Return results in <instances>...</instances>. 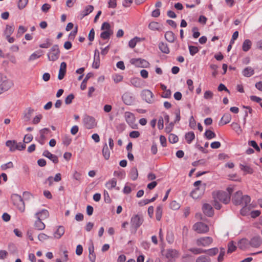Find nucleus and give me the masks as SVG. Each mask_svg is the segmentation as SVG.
I'll return each instance as SVG.
<instances>
[{
    "instance_id": "obj_1",
    "label": "nucleus",
    "mask_w": 262,
    "mask_h": 262,
    "mask_svg": "<svg viewBox=\"0 0 262 262\" xmlns=\"http://www.w3.org/2000/svg\"><path fill=\"white\" fill-rule=\"evenodd\" d=\"M250 201V197L248 195H243L241 191H237L233 195L232 199V201L235 205L242 206H247Z\"/></svg>"
},
{
    "instance_id": "obj_2",
    "label": "nucleus",
    "mask_w": 262,
    "mask_h": 262,
    "mask_svg": "<svg viewBox=\"0 0 262 262\" xmlns=\"http://www.w3.org/2000/svg\"><path fill=\"white\" fill-rule=\"evenodd\" d=\"M143 222L144 218L142 215L136 214L133 215L130 219L131 232L135 233Z\"/></svg>"
},
{
    "instance_id": "obj_3",
    "label": "nucleus",
    "mask_w": 262,
    "mask_h": 262,
    "mask_svg": "<svg viewBox=\"0 0 262 262\" xmlns=\"http://www.w3.org/2000/svg\"><path fill=\"white\" fill-rule=\"evenodd\" d=\"M213 199H216L227 204L230 201V196L227 192L224 191H214L212 193Z\"/></svg>"
},
{
    "instance_id": "obj_4",
    "label": "nucleus",
    "mask_w": 262,
    "mask_h": 262,
    "mask_svg": "<svg viewBox=\"0 0 262 262\" xmlns=\"http://www.w3.org/2000/svg\"><path fill=\"white\" fill-rule=\"evenodd\" d=\"M13 204L21 212H24L25 205L21 196L17 194H13L11 197Z\"/></svg>"
},
{
    "instance_id": "obj_5",
    "label": "nucleus",
    "mask_w": 262,
    "mask_h": 262,
    "mask_svg": "<svg viewBox=\"0 0 262 262\" xmlns=\"http://www.w3.org/2000/svg\"><path fill=\"white\" fill-rule=\"evenodd\" d=\"M60 56V50L58 45H54L50 49L47 54L48 58L50 61H55L57 60Z\"/></svg>"
},
{
    "instance_id": "obj_6",
    "label": "nucleus",
    "mask_w": 262,
    "mask_h": 262,
    "mask_svg": "<svg viewBox=\"0 0 262 262\" xmlns=\"http://www.w3.org/2000/svg\"><path fill=\"white\" fill-rule=\"evenodd\" d=\"M83 123L86 128L90 129L97 126L95 118L90 116H86L83 118Z\"/></svg>"
},
{
    "instance_id": "obj_7",
    "label": "nucleus",
    "mask_w": 262,
    "mask_h": 262,
    "mask_svg": "<svg viewBox=\"0 0 262 262\" xmlns=\"http://www.w3.org/2000/svg\"><path fill=\"white\" fill-rule=\"evenodd\" d=\"M193 229L198 233H205L209 231V227L202 222L196 223L193 225Z\"/></svg>"
},
{
    "instance_id": "obj_8",
    "label": "nucleus",
    "mask_w": 262,
    "mask_h": 262,
    "mask_svg": "<svg viewBox=\"0 0 262 262\" xmlns=\"http://www.w3.org/2000/svg\"><path fill=\"white\" fill-rule=\"evenodd\" d=\"M130 62L131 64L140 68H147L149 65L148 62L142 58H132L130 59Z\"/></svg>"
},
{
    "instance_id": "obj_9",
    "label": "nucleus",
    "mask_w": 262,
    "mask_h": 262,
    "mask_svg": "<svg viewBox=\"0 0 262 262\" xmlns=\"http://www.w3.org/2000/svg\"><path fill=\"white\" fill-rule=\"evenodd\" d=\"M141 97L146 102L152 103L154 102V94L149 90H144L141 92Z\"/></svg>"
},
{
    "instance_id": "obj_10",
    "label": "nucleus",
    "mask_w": 262,
    "mask_h": 262,
    "mask_svg": "<svg viewBox=\"0 0 262 262\" xmlns=\"http://www.w3.org/2000/svg\"><path fill=\"white\" fill-rule=\"evenodd\" d=\"M212 242L213 239L212 237L206 236L197 239L196 241V244L199 246H202L205 247L210 245Z\"/></svg>"
},
{
    "instance_id": "obj_11",
    "label": "nucleus",
    "mask_w": 262,
    "mask_h": 262,
    "mask_svg": "<svg viewBox=\"0 0 262 262\" xmlns=\"http://www.w3.org/2000/svg\"><path fill=\"white\" fill-rule=\"evenodd\" d=\"M250 246L253 248H258L262 244V238L260 236H255L249 241Z\"/></svg>"
},
{
    "instance_id": "obj_12",
    "label": "nucleus",
    "mask_w": 262,
    "mask_h": 262,
    "mask_svg": "<svg viewBox=\"0 0 262 262\" xmlns=\"http://www.w3.org/2000/svg\"><path fill=\"white\" fill-rule=\"evenodd\" d=\"M202 210L204 213L209 217H211L214 214L213 208L211 205L209 204H204L203 206Z\"/></svg>"
},
{
    "instance_id": "obj_13",
    "label": "nucleus",
    "mask_w": 262,
    "mask_h": 262,
    "mask_svg": "<svg viewBox=\"0 0 262 262\" xmlns=\"http://www.w3.org/2000/svg\"><path fill=\"white\" fill-rule=\"evenodd\" d=\"M42 156L50 159L54 164L58 163V158L57 156L51 154L49 150H45L42 154Z\"/></svg>"
},
{
    "instance_id": "obj_14",
    "label": "nucleus",
    "mask_w": 262,
    "mask_h": 262,
    "mask_svg": "<svg viewBox=\"0 0 262 262\" xmlns=\"http://www.w3.org/2000/svg\"><path fill=\"white\" fill-rule=\"evenodd\" d=\"M123 102L126 105H131L133 103L134 99L129 93H125L122 96Z\"/></svg>"
},
{
    "instance_id": "obj_15",
    "label": "nucleus",
    "mask_w": 262,
    "mask_h": 262,
    "mask_svg": "<svg viewBox=\"0 0 262 262\" xmlns=\"http://www.w3.org/2000/svg\"><path fill=\"white\" fill-rule=\"evenodd\" d=\"M50 132V129L48 128H44L39 130L40 137L38 140V142L41 145L44 144L45 140H46L45 134H48Z\"/></svg>"
},
{
    "instance_id": "obj_16",
    "label": "nucleus",
    "mask_w": 262,
    "mask_h": 262,
    "mask_svg": "<svg viewBox=\"0 0 262 262\" xmlns=\"http://www.w3.org/2000/svg\"><path fill=\"white\" fill-rule=\"evenodd\" d=\"M67 64L65 62H62L60 64V69L58 75V79L62 80L66 73Z\"/></svg>"
},
{
    "instance_id": "obj_17",
    "label": "nucleus",
    "mask_w": 262,
    "mask_h": 262,
    "mask_svg": "<svg viewBox=\"0 0 262 262\" xmlns=\"http://www.w3.org/2000/svg\"><path fill=\"white\" fill-rule=\"evenodd\" d=\"M165 256L168 259L176 258L179 256V252L175 249H169L167 250Z\"/></svg>"
},
{
    "instance_id": "obj_18",
    "label": "nucleus",
    "mask_w": 262,
    "mask_h": 262,
    "mask_svg": "<svg viewBox=\"0 0 262 262\" xmlns=\"http://www.w3.org/2000/svg\"><path fill=\"white\" fill-rule=\"evenodd\" d=\"M249 246V241L246 238H242L238 243V247L241 250H245L248 249Z\"/></svg>"
},
{
    "instance_id": "obj_19",
    "label": "nucleus",
    "mask_w": 262,
    "mask_h": 262,
    "mask_svg": "<svg viewBox=\"0 0 262 262\" xmlns=\"http://www.w3.org/2000/svg\"><path fill=\"white\" fill-rule=\"evenodd\" d=\"M12 85V81L8 79H4L0 84V86L4 92L8 91Z\"/></svg>"
},
{
    "instance_id": "obj_20",
    "label": "nucleus",
    "mask_w": 262,
    "mask_h": 262,
    "mask_svg": "<svg viewBox=\"0 0 262 262\" xmlns=\"http://www.w3.org/2000/svg\"><path fill=\"white\" fill-rule=\"evenodd\" d=\"M124 117L126 121L129 124L132 125L135 121V116L134 115L129 112H126L124 113Z\"/></svg>"
},
{
    "instance_id": "obj_21",
    "label": "nucleus",
    "mask_w": 262,
    "mask_h": 262,
    "mask_svg": "<svg viewBox=\"0 0 262 262\" xmlns=\"http://www.w3.org/2000/svg\"><path fill=\"white\" fill-rule=\"evenodd\" d=\"M36 218L37 217H40V220H45L48 218L49 216V213L48 211L46 209H42L41 211L36 212L35 214Z\"/></svg>"
},
{
    "instance_id": "obj_22",
    "label": "nucleus",
    "mask_w": 262,
    "mask_h": 262,
    "mask_svg": "<svg viewBox=\"0 0 262 262\" xmlns=\"http://www.w3.org/2000/svg\"><path fill=\"white\" fill-rule=\"evenodd\" d=\"M34 111V110L31 107H29L25 111L23 118L26 121H28L30 120Z\"/></svg>"
},
{
    "instance_id": "obj_23",
    "label": "nucleus",
    "mask_w": 262,
    "mask_h": 262,
    "mask_svg": "<svg viewBox=\"0 0 262 262\" xmlns=\"http://www.w3.org/2000/svg\"><path fill=\"white\" fill-rule=\"evenodd\" d=\"M254 73V69L251 67H248L245 68L243 71V75L246 77H249L252 76Z\"/></svg>"
},
{
    "instance_id": "obj_24",
    "label": "nucleus",
    "mask_w": 262,
    "mask_h": 262,
    "mask_svg": "<svg viewBox=\"0 0 262 262\" xmlns=\"http://www.w3.org/2000/svg\"><path fill=\"white\" fill-rule=\"evenodd\" d=\"M94 10V7L92 5L87 6L80 13L81 18H83L85 16L91 13Z\"/></svg>"
},
{
    "instance_id": "obj_25",
    "label": "nucleus",
    "mask_w": 262,
    "mask_h": 262,
    "mask_svg": "<svg viewBox=\"0 0 262 262\" xmlns=\"http://www.w3.org/2000/svg\"><path fill=\"white\" fill-rule=\"evenodd\" d=\"M34 226L38 230H42L45 228V225L40 220V217H37V220L35 222Z\"/></svg>"
},
{
    "instance_id": "obj_26",
    "label": "nucleus",
    "mask_w": 262,
    "mask_h": 262,
    "mask_svg": "<svg viewBox=\"0 0 262 262\" xmlns=\"http://www.w3.org/2000/svg\"><path fill=\"white\" fill-rule=\"evenodd\" d=\"M64 228L62 226H59L57 230L54 232V236L57 238H60L64 233Z\"/></svg>"
},
{
    "instance_id": "obj_27",
    "label": "nucleus",
    "mask_w": 262,
    "mask_h": 262,
    "mask_svg": "<svg viewBox=\"0 0 262 262\" xmlns=\"http://www.w3.org/2000/svg\"><path fill=\"white\" fill-rule=\"evenodd\" d=\"M17 142L15 140H8L6 142V145L9 148L10 151H14L16 150Z\"/></svg>"
},
{
    "instance_id": "obj_28",
    "label": "nucleus",
    "mask_w": 262,
    "mask_h": 262,
    "mask_svg": "<svg viewBox=\"0 0 262 262\" xmlns=\"http://www.w3.org/2000/svg\"><path fill=\"white\" fill-rule=\"evenodd\" d=\"M89 258L91 262H95L96 255L94 252V247L92 244L91 246L89 248Z\"/></svg>"
},
{
    "instance_id": "obj_29",
    "label": "nucleus",
    "mask_w": 262,
    "mask_h": 262,
    "mask_svg": "<svg viewBox=\"0 0 262 262\" xmlns=\"http://www.w3.org/2000/svg\"><path fill=\"white\" fill-rule=\"evenodd\" d=\"M165 38L169 42H173L175 39V35L172 31H167L165 34Z\"/></svg>"
},
{
    "instance_id": "obj_30",
    "label": "nucleus",
    "mask_w": 262,
    "mask_h": 262,
    "mask_svg": "<svg viewBox=\"0 0 262 262\" xmlns=\"http://www.w3.org/2000/svg\"><path fill=\"white\" fill-rule=\"evenodd\" d=\"M132 84L136 88H141L142 86V81L139 78H133L130 79Z\"/></svg>"
},
{
    "instance_id": "obj_31",
    "label": "nucleus",
    "mask_w": 262,
    "mask_h": 262,
    "mask_svg": "<svg viewBox=\"0 0 262 262\" xmlns=\"http://www.w3.org/2000/svg\"><path fill=\"white\" fill-rule=\"evenodd\" d=\"M129 175L133 181L136 180L138 177V172L137 168L133 167L130 170Z\"/></svg>"
},
{
    "instance_id": "obj_32",
    "label": "nucleus",
    "mask_w": 262,
    "mask_h": 262,
    "mask_svg": "<svg viewBox=\"0 0 262 262\" xmlns=\"http://www.w3.org/2000/svg\"><path fill=\"white\" fill-rule=\"evenodd\" d=\"M159 48L160 51L165 54H168L169 53V49L168 45L163 42H161L159 44Z\"/></svg>"
},
{
    "instance_id": "obj_33",
    "label": "nucleus",
    "mask_w": 262,
    "mask_h": 262,
    "mask_svg": "<svg viewBox=\"0 0 262 262\" xmlns=\"http://www.w3.org/2000/svg\"><path fill=\"white\" fill-rule=\"evenodd\" d=\"M102 155L105 160H108L110 158V152L106 143L104 144L102 149Z\"/></svg>"
},
{
    "instance_id": "obj_34",
    "label": "nucleus",
    "mask_w": 262,
    "mask_h": 262,
    "mask_svg": "<svg viewBox=\"0 0 262 262\" xmlns=\"http://www.w3.org/2000/svg\"><path fill=\"white\" fill-rule=\"evenodd\" d=\"M185 139L188 144H190L195 138V135L193 132H189L185 134Z\"/></svg>"
},
{
    "instance_id": "obj_35",
    "label": "nucleus",
    "mask_w": 262,
    "mask_h": 262,
    "mask_svg": "<svg viewBox=\"0 0 262 262\" xmlns=\"http://www.w3.org/2000/svg\"><path fill=\"white\" fill-rule=\"evenodd\" d=\"M252 45V42L249 39H246L244 41L242 46V49L245 52H247L250 50Z\"/></svg>"
},
{
    "instance_id": "obj_36",
    "label": "nucleus",
    "mask_w": 262,
    "mask_h": 262,
    "mask_svg": "<svg viewBox=\"0 0 262 262\" xmlns=\"http://www.w3.org/2000/svg\"><path fill=\"white\" fill-rule=\"evenodd\" d=\"M241 170L245 172V174H252L253 173V169L249 166L244 165L242 164L239 165Z\"/></svg>"
},
{
    "instance_id": "obj_37",
    "label": "nucleus",
    "mask_w": 262,
    "mask_h": 262,
    "mask_svg": "<svg viewBox=\"0 0 262 262\" xmlns=\"http://www.w3.org/2000/svg\"><path fill=\"white\" fill-rule=\"evenodd\" d=\"M163 206L160 205L157 206L156 211V217L158 221H160L162 215Z\"/></svg>"
},
{
    "instance_id": "obj_38",
    "label": "nucleus",
    "mask_w": 262,
    "mask_h": 262,
    "mask_svg": "<svg viewBox=\"0 0 262 262\" xmlns=\"http://www.w3.org/2000/svg\"><path fill=\"white\" fill-rule=\"evenodd\" d=\"M14 31V26H9L8 25H6V28L5 30L4 33L6 35V37H9L10 36Z\"/></svg>"
},
{
    "instance_id": "obj_39",
    "label": "nucleus",
    "mask_w": 262,
    "mask_h": 262,
    "mask_svg": "<svg viewBox=\"0 0 262 262\" xmlns=\"http://www.w3.org/2000/svg\"><path fill=\"white\" fill-rule=\"evenodd\" d=\"M112 34V30L104 31L101 33L100 37L103 39H108Z\"/></svg>"
},
{
    "instance_id": "obj_40",
    "label": "nucleus",
    "mask_w": 262,
    "mask_h": 262,
    "mask_svg": "<svg viewBox=\"0 0 262 262\" xmlns=\"http://www.w3.org/2000/svg\"><path fill=\"white\" fill-rule=\"evenodd\" d=\"M116 180L115 178H113L106 183V187L108 189H112L116 187Z\"/></svg>"
},
{
    "instance_id": "obj_41",
    "label": "nucleus",
    "mask_w": 262,
    "mask_h": 262,
    "mask_svg": "<svg viewBox=\"0 0 262 262\" xmlns=\"http://www.w3.org/2000/svg\"><path fill=\"white\" fill-rule=\"evenodd\" d=\"M231 119V115L229 113L225 114L221 118V121H223V124H226L229 123Z\"/></svg>"
},
{
    "instance_id": "obj_42",
    "label": "nucleus",
    "mask_w": 262,
    "mask_h": 262,
    "mask_svg": "<svg viewBox=\"0 0 262 262\" xmlns=\"http://www.w3.org/2000/svg\"><path fill=\"white\" fill-rule=\"evenodd\" d=\"M42 52L41 50H39L32 54L29 57V61L34 60L40 57L41 56Z\"/></svg>"
},
{
    "instance_id": "obj_43",
    "label": "nucleus",
    "mask_w": 262,
    "mask_h": 262,
    "mask_svg": "<svg viewBox=\"0 0 262 262\" xmlns=\"http://www.w3.org/2000/svg\"><path fill=\"white\" fill-rule=\"evenodd\" d=\"M148 28L151 30H160V24L157 22L152 21L149 23Z\"/></svg>"
},
{
    "instance_id": "obj_44",
    "label": "nucleus",
    "mask_w": 262,
    "mask_h": 262,
    "mask_svg": "<svg viewBox=\"0 0 262 262\" xmlns=\"http://www.w3.org/2000/svg\"><path fill=\"white\" fill-rule=\"evenodd\" d=\"M204 136L206 138V139L210 140L212 138H214L216 137V135L210 129H208L206 130L204 134Z\"/></svg>"
},
{
    "instance_id": "obj_45",
    "label": "nucleus",
    "mask_w": 262,
    "mask_h": 262,
    "mask_svg": "<svg viewBox=\"0 0 262 262\" xmlns=\"http://www.w3.org/2000/svg\"><path fill=\"white\" fill-rule=\"evenodd\" d=\"M236 246L234 244V242L231 241L228 244L227 253H231L232 252H234L236 250Z\"/></svg>"
},
{
    "instance_id": "obj_46",
    "label": "nucleus",
    "mask_w": 262,
    "mask_h": 262,
    "mask_svg": "<svg viewBox=\"0 0 262 262\" xmlns=\"http://www.w3.org/2000/svg\"><path fill=\"white\" fill-rule=\"evenodd\" d=\"M205 251H206L205 253L208 255L210 256H214L218 253L219 249L217 248H213L208 250H205Z\"/></svg>"
},
{
    "instance_id": "obj_47",
    "label": "nucleus",
    "mask_w": 262,
    "mask_h": 262,
    "mask_svg": "<svg viewBox=\"0 0 262 262\" xmlns=\"http://www.w3.org/2000/svg\"><path fill=\"white\" fill-rule=\"evenodd\" d=\"M189 251L194 254H199L206 253L205 250L201 248H192L189 249Z\"/></svg>"
},
{
    "instance_id": "obj_48",
    "label": "nucleus",
    "mask_w": 262,
    "mask_h": 262,
    "mask_svg": "<svg viewBox=\"0 0 262 262\" xmlns=\"http://www.w3.org/2000/svg\"><path fill=\"white\" fill-rule=\"evenodd\" d=\"M232 127L233 129L237 133L238 135L241 134L242 132V129L240 126V125L236 122H233L231 124Z\"/></svg>"
},
{
    "instance_id": "obj_49",
    "label": "nucleus",
    "mask_w": 262,
    "mask_h": 262,
    "mask_svg": "<svg viewBox=\"0 0 262 262\" xmlns=\"http://www.w3.org/2000/svg\"><path fill=\"white\" fill-rule=\"evenodd\" d=\"M28 3V0H19L17 4L18 8L20 9H23L26 7Z\"/></svg>"
},
{
    "instance_id": "obj_50",
    "label": "nucleus",
    "mask_w": 262,
    "mask_h": 262,
    "mask_svg": "<svg viewBox=\"0 0 262 262\" xmlns=\"http://www.w3.org/2000/svg\"><path fill=\"white\" fill-rule=\"evenodd\" d=\"M71 141V139L68 135H64L62 138V143L67 146L70 144Z\"/></svg>"
},
{
    "instance_id": "obj_51",
    "label": "nucleus",
    "mask_w": 262,
    "mask_h": 262,
    "mask_svg": "<svg viewBox=\"0 0 262 262\" xmlns=\"http://www.w3.org/2000/svg\"><path fill=\"white\" fill-rule=\"evenodd\" d=\"M209 257L206 256H200L196 259V262H210Z\"/></svg>"
},
{
    "instance_id": "obj_52",
    "label": "nucleus",
    "mask_w": 262,
    "mask_h": 262,
    "mask_svg": "<svg viewBox=\"0 0 262 262\" xmlns=\"http://www.w3.org/2000/svg\"><path fill=\"white\" fill-rule=\"evenodd\" d=\"M168 140L170 143L173 144L177 143L178 141L179 138L176 135L170 134L169 135Z\"/></svg>"
},
{
    "instance_id": "obj_53",
    "label": "nucleus",
    "mask_w": 262,
    "mask_h": 262,
    "mask_svg": "<svg viewBox=\"0 0 262 262\" xmlns=\"http://www.w3.org/2000/svg\"><path fill=\"white\" fill-rule=\"evenodd\" d=\"M225 253V249L224 248H220V252L217 257L218 262H222L224 259V256Z\"/></svg>"
},
{
    "instance_id": "obj_54",
    "label": "nucleus",
    "mask_w": 262,
    "mask_h": 262,
    "mask_svg": "<svg viewBox=\"0 0 262 262\" xmlns=\"http://www.w3.org/2000/svg\"><path fill=\"white\" fill-rule=\"evenodd\" d=\"M189 50L190 55L192 56H194L199 52L198 47L193 46H189Z\"/></svg>"
},
{
    "instance_id": "obj_55",
    "label": "nucleus",
    "mask_w": 262,
    "mask_h": 262,
    "mask_svg": "<svg viewBox=\"0 0 262 262\" xmlns=\"http://www.w3.org/2000/svg\"><path fill=\"white\" fill-rule=\"evenodd\" d=\"M170 208L172 210H178L180 208V205L176 201H172L170 202Z\"/></svg>"
},
{
    "instance_id": "obj_56",
    "label": "nucleus",
    "mask_w": 262,
    "mask_h": 262,
    "mask_svg": "<svg viewBox=\"0 0 262 262\" xmlns=\"http://www.w3.org/2000/svg\"><path fill=\"white\" fill-rule=\"evenodd\" d=\"M13 166H14V165H13V163L10 161V162H9L8 163H6V164H2L1 166V168L2 170H6L7 169H8V168H13Z\"/></svg>"
},
{
    "instance_id": "obj_57",
    "label": "nucleus",
    "mask_w": 262,
    "mask_h": 262,
    "mask_svg": "<svg viewBox=\"0 0 262 262\" xmlns=\"http://www.w3.org/2000/svg\"><path fill=\"white\" fill-rule=\"evenodd\" d=\"M74 95L73 94L69 95L65 99V103L67 105L72 103L73 100L74 99Z\"/></svg>"
},
{
    "instance_id": "obj_58",
    "label": "nucleus",
    "mask_w": 262,
    "mask_h": 262,
    "mask_svg": "<svg viewBox=\"0 0 262 262\" xmlns=\"http://www.w3.org/2000/svg\"><path fill=\"white\" fill-rule=\"evenodd\" d=\"M210 68L213 71L212 73V75L213 77H215L217 75L218 72L217 69L218 68V66L216 64H212L210 66Z\"/></svg>"
},
{
    "instance_id": "obj_59",
    "label": "nucleus",
    "mask_w": 262,
    "mask_h": 262,
    "mask_svg": "<svg viewBox=\"0 0 262 262\" xmlns=\"http://www.w3.org/2000/svg\"><path fill=\"white\" fill-rule=\"evenodd\" d=\"M52 45V43L50 41V39L49 38H47L46 40V42L40 44L39 47L41 48H49Z\"/></svg>"
},
{
    "instance_id": "obj_60",
    "label": "nucleus",
    "mask_w": 262,
    "mask_h": 262,
    "mask_svg": "<svg viewBox=\"0 0 262 262\" xmlns=\"http://www.w3.org/2000/svg\"><path fill=\"white\" fill-rule=\"evenodd\" d=\"M192 31L193 32V37L194 38H197L200 35V33L199 32V29L196 27H194L192 29Z\"/></svg>"
},
{
    "instance_id": "obj_61",
    "label": "nucleus",
    "mask_w": 262,
    "mask_h": 262,
    "mask_svg": "<svg viewBox=\"0 0 262 262\" xmlns=\"http://www.w3.org/2000/svg\"><path fill=\"white\" fill-rule=\"evenodd\" d=\"M174 123L173 122H170L168 125L166 126V127L165 128V132L166 133H169L171 132L174 126Z\"/></svg>"
},
{
    "instance_id": "obj_62",
    "label": "nucleus",
    "mask_w": 262,
    "mask_h": 262,
    "mask_svg": "<svg viewBox=\"0 0 262 262\" xmlns=\"http://www.w3.org/2000/svg\"><path fill=\"white\" fill-rule=\"evenodd\" d=\"M213 95V94L211 91H206L204 93V98L205 99H211L212 98Z\"/></svg>"
},
{
    "instance_id": "obj_63",
    "label": "nucleus",
    "mask_w": 262,
    "mask_h": 262,
    "mask_svg": "<svg viewBox=\"0 0 262 262\" xmlns=\"http://www.w3.org/2000/svg\"><path fill=\"white\" fill-rule=\"evenodd\" d=\"M33 139V136L31 134H27L25 136L24 138V142L28 143L30 142Z\"/></svg>"
},
{
    "instance_id": "obj_64",
    "label": "nucleus",
    "mask_w": 262,
    "mask_h": 262,
    "mask_svg": "<svg viewBox=\"0 0 262 262\" xmlns=\"http://www.w3.org/2000/svg\"><path fill=\"white\" fill-rule=\"evenodd\" d=\"M51 8V5L49 4H44L41 7V11L45 13H47Z\"/></svg>"
}]
</instances>
